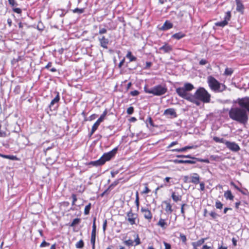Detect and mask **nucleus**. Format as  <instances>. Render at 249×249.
Masks as SVG:
<instances>
[{"label": "nucleus", "mask_w": 249, "mask_h": 249, "mask_svg": "<svg viewBox=\"0 0 249 249\" xmlns=\"http://www.w3.org/2000/svg\"><path fill=\"white\" fill-rule=\"evenodd\" d=\"M194 89L193 84L190 83H186L183 87H179L176 89V91L178 95L197 106L200 105L199 101L204 103H208L211 100V94L202 87L199 88L195 92L194 94H192L189 92Z\"/></svg>", "instance_id": "f257e3e1"}, {"label": "nucleus", "mask_w": 249, "mask_h": 249, "mask_svg": "<svg viewBox=\"0 0 249 249\" xmlns=\"http://www.w3.org/2000/svg\"><path fill=\"white\" fill-rule=\"evenodd\" d=\"M234 103L237 104L239 107L230 109L229 111V117L233 121L245 124L249 119L248 113H249V97L239 98Z\"/></svg>", "instance_id": "f03ea898"}, {"label": "nucleus", "mask_w": 249, "mask_h": 249, "mask_svg": "<svg viewBox=\"0 0 249 249\" xmlns=\"http://www.w3.org/2000/svg\"><path fill=\"white\" fill-rule=\"evenodd\" d=\"M207 82L211 89L215 92H221L227 89L224 84L219 83L212 76L208 77Z\"/></svg>", "instance_id": "7ed1b4c3"}, {"label": "nucleus", "mask_w": 249, "mask_h": 249, "mask_svg": "<svg viewBox=\"0 0 249 249\" xmlns=\"http://www.w3.org/2000/svg\"><path fill=\"white\" fill-rule=\"evenodd\" d=\"M144 90L147 93L152 94L156 96H160L164 94L167 91L165 86L158 85L152 88H149L146 86L144 87Z\"/></svg>", "instance_id": "20e7f679"}, {"label": "nucleus", "mask_w": 249, "mask_h": 249, "mask_svg": "<svg viewBox=\"0 0 249 249\" xmlns=\"http://www.w3.org/2000/svg\"><path fill=\"white\" fill-rule=\"evenodd\" d=\"M118 150L117 147H115L111 151L104 153L103 155L100 158L101 163L104 164L107 161L109 160L113 157H114L117 153Z\"/></svg>", "instance_id": "39448f33"}, {"label": "nucleus", "mask_w": 249, "mask_h": 249, "mask_svg": "<svg viewBox=\"0 0 249 249\" xmlns=\"http://www.w3.org/2000/svg\"><path fill=\"white\" fill-rule=\"evenodd\" d=\"M127 217L126 219L129 222L130 225H133L136 224V220L137 218L138 215L136 213H132L131 210L128 212L126 213Z\"/></svg>", "instance_id": "423d86ee"}, {"label": "nucleus", "mask_w": 249, "mask_h": 249, "mask_svg": "<svg viewBox=\"0 0 249 249\" xmlns=\"http://www.w3.org/2000/svg\"><path fill=\"white\" fill-rule=\"evenodd\" d=\"M226 147L232 152H238L240 150L239 146L235 142L228 141L226 142Z\"/></svg>", "instance_id": "0eeeda50"}, {"label": "nucleus", "mask_w": 249, "mask_h": 249, "mask_svg": "<svg viewBox=\"0 0 249 249\" xmlns=\"http://www.w3.org/2000/svg\"><path fill=\"white\" fill-rule=\"evenodd\" d=\"M60 100L59 92H57V95L52 100L50 105L49 108L51 111L55 110L58 107L57 103Z\"/></svg>", "instance_id": "6e6552de"}, {"label": "nucleus", "mask_w": 249, "mask_h": 249, "mask_svg": "<svg viewBox=\"0 0 249 249\" xmlns=\"http://www.w3.org/2000/svg\"><path fill=\"white\" fill-rule=\"evenodd\" d=\"M145 219L150 221L152 218V214L151 211L147 208L142 207L141 209Z\"/></svg>", "instance_id": "1a4fd4ad"}, {"label": "nucleus", "mask_w": 249, "mask_h": 249, "mask_svg": "<svg viewBox=\"0 0 249 249\" xmlns=\"http://www.w3.org/2000/svg\"><path fill=\"white\" fill-rule=\"evenodd\" d=\"M159 50L162 53H170L173 50L172 46L165 43L163 46L159 48Z\"/></svg>", "instance_id": "9d476101"}, {"label": "nucleus", "mask_w": 249, "mask_h": 249, "mask_svg": "<svg viewBox=\"0 0 249 249\" xmlns=\"http://www.w3.org/2000/svg\"><path fill=\"white\" fill-rule=\"evenodd\" d=\"M98 40L102 47L104 49L107 48V45L109 43V39L108 38H106L105 36H102L101 37H98Z\"/></svg>", "instance_id": "9b49d317"}, {"label": "nucleus", "mask_w": 249, "mask_h": 249, "mask_svg": "<svg viewBox=\"0 0 249 249\" xmlns=\"http://www.w3.org/2000/svg\"><path fill=\"white\" fill-rule=\"evenodd\" d=\"M190 182L195 184H197L200 182V177L199 175L197 173H193L192 174L190 177Z\"/></svg>", "instance_id": "f8f14e48"}, {"label": "nucleus", "mask_w": 249, "mask_h": 249, "mask_svg": "<svg viewBox=\"0 0 249 249\" xmlns=\"http://www.w3.org/2000/svg\"><path fill=\"white\" fill-rule=\"evenodd\" d=\"M173 26V25L170 21L166 20L160 29L162 31H166L172 28Z\"/></svg>", "instance_id": "ddd939ff"}, {"label": "nucleus", "mask_w": 249, "mask_h": 249, "mask_svg": "<svg viewBox=\"0 0 249 249\" xmlns=\"http://www.w3.org/2000/svg\"><path fill=\"white\" fill-rule=\"evenodd\" d=\"M236 4V10L243 14L244 9V6L242 4V2L241 0H235Z\"/></svg>", "instance_id": "4468645a"}, {"label": "nucleus", "mask_w": 249, "mask_h": 249, "mask_svg": "<svg viewBox=\"0 0 249 249\" xmlns=\"http://www.w3.org/2000/svg\"><path fill=\"white\" fill-rule=\"evenodd\" d=\"M174 162L177 164L180 163H188V164H195L196 160H175Z\"/></svg>", "instance_id": "2eb2a0df"}, {"label": "nucleus", "mask_w": 249, "mask_h": 249, "mask_svg": "<svg viewBox=\"0 0 249 249\" xmlns=\"http://www.w3.org/2000/svg\"><path fill=\"white\" fill-rule=\"evenodd\" d=\"M157 225L158 226L161 227L163 230L165 229L168 225L165 220L161 218L159 219V221Z\"/></svg>", "instance_id": "dca6fc26"}, {"label": "nucleus", "mask_w": 249, "mask_h": 249, "mask_svg": "<svg viewBox=\"0 0 249 249\" xmlns=\"http://www.w3.org/2000/svg\"><path fill=\"white\" fill-rule=\"evenodd\" d=\"M194 148V146H186L181 148H177V149H172L171 151L172 152H183L186 151L188 149H191Z\"/></svg>", "instance_id": "f3484780"}, {"label": "nucleus", "mask_w": 249, "mask_h": 249, "mask_svg": "<svg viewBox=\"0 0 249 249\" xmlns=\"http://www.w3.org/2000/svg\"><path fill=\"white\" fill-rule=\"evenodd\" d=\"M164 114L176 117V112L174 108H170L165 110Z\"/></svg>", "instance_id": "a211bd4d"}, {"label": "nucleus", "mask_w": 249, "mask_h": 249, "mask_svg": "<svg viewBox=\"0 0 249 249\" xmlns=\"http://www.w3.org/2000/svg\"><path fill=\"white\" fill-rule=\"evenodd\" d=\"M207 240V238H201L196 242H193L192 245L194 248H197L202 245L205 241Z\"/></svg>", "instance_id": "6ab92c4d"}, {"label": "nucleus", "mask_w": 249, "mask_h": 249, "mask_svg": "<svg viewBox=\"0 0 249 249\" xmlns=\"http://www.w3.org/2000/svg\"><path fill=\"white\" fill-rule=\"evenodd\" d=\"M163 203L166 204L165 211L168 214H171L173 212L172 205L167 201H164Z\"/></svg>", "instance_id": "aec40b11"}, {"label": "nucleus", "mask_w": 249, "mask_h": 249, "mask_svg": "<svg viewBox=\"0 0 249 249\" xmlns=\"http://www.w3.org/2000/svg\"><path fill=\"white\" fill-rule=\"evenodd\" d=\"M224 196L225 198L228 200H232L234 198V196L232 195L231 192L230 190H228L225 192Z\"/></svg>", "instance_id": "412c9836"}, {"label": "nucleus", "mask_w": 249, "mask_h": 249, "mask_svg": "<svg viewBox=\"0 0 249 249\" xmlns=\"http://www.w3.org/2000/svg\"><path fill=\"white\" fill-rule=\"evenodd\" d=\"M185 36V35L180 32L172 35V37L179 40Z\"/></svg>", "instance_id": "4be33fe9"}, {"label": "nucleus", "mask_w": 249, "mask_h": 249, "mask_svg": "<svg viewBox=\"0 0 249 249\" xmlns=\"http://www.w3.org/2000/svg\"><path fill=\"white\" fill-rule=\"evenodd\" d=\"M100 124L101 123L99 122H98L97 120L94 124L93 125V126L92 127L91 130V132L89 134L90 136H91L94 133V132L97 129V128Z\"/></svg>", "instance_id": "5701e85b"}, {"label": "nucleus", "mask_w": 249, "mask_h": 249, "mask_svg": "<svg viewBox=\"0 0 249 249\" xmlns=\"http://www.w3.org/2000/svg\"><path fill=\"white\" fill-rule=\"evenodd\" d=\"M126 57L129 59L130 62L135 61L137 60V58L132 55L131 52L130 51L127 52Z\"/></svg>", "instance_id": "b1692460"}, {"label": "nucleus", "mask_w": 249, "mask_h": 249, "mask_svg": "<svg viewBox=\"0 0 249 249\" xmlns=\"http://www.w3.org/2000/svg\"><path fill=\"white\" fill-rule=\"evenodd\" d=\"M172 198L175 202H178L181 199V196L178 195H176L175 192L172 194Z\"/></svg>", "instance_id": "393cba45"}, {"label": "nucleus", "mask_w": 249, "mask_h": 249, "mask_svg": "<svg viewBox=\"0 0 249 249\" xmlns=\"http://www.w3.org/2000/svg\"><path fill=\"white\" fill-rule=\"evenodd\" d=\"M89 165L94 166H98L101 165L103 164H102V163H101V161L99 159V160H97L90 161L89 163Z\"/></svg>", "instance_id": "a878e982"}, {"label": "nucleus", "mask_w": 249, "mask_h": 249, "mask_svg": "<svg viewBox=\"0 0 249 249\" xmlns=\"http://www.w3.org/2000/svg\"><path fill=\"white\" fill-rule=\"evenodd\" d=\"M213 140L216 142L224 143L225 144H226V142H227V141L225 140L223 138H220L217 137H214L213 138Z\"/></svg>", "instance_id": "bb28decb"}, {"label": "nucleus", "mask_w": 249, "mask_h": 249, "mask_svg": "<svg viewBox=\"0 0 249 249\" xmlns=\"http://www.w3.org/2000/svg\"><path fill=\"white\" fill-rule=\"evenodd\" d=\"M96 235H91L90 243L92 245V249L95 248Z\"/></svg>", "instance_id": "cd10ccee"}, {"label": "nucleus", "mask_w": 249, "mask_h": 249, "mask_svg": "<svg viewBox=\"0 0 249 249\" xmlns=\"http://www.w3.org/2000/svg\"><path fill=\"white\" fill-rule=\"evenodd\" d=\"M96 217H94L93 220L92 230L91 235H96V226L95 224Z\"/></svg>", "instance_id": "c85d7f7f"}, {"label": "nucleus", "mask_w": 249, "mask_h": 249, "mask_svg": "<svg viewBox=\"0 0 249 249\" xmlns=\"http://www.w3.org/2000/svg\"><path fill=\"white\" fill-rule=\"evenodd\" d=\"M84 246V243L83 240H80L79 241L77 242L75 244V247L77 249H82Z\"/></svg>", "instance_id": "c756f323"}, {"label": "nucleus", "mask_w": 249, "mask_h": 249, "mask_svg": "<svg viewBox=\"0 0 249 249\" xmlns=\"http://www.w3.org/2000/svg\"><path fill=\"white\" fill-rule=\"evenodd\" d=\"M228 24L227 22L225 20H223L219 22H217L215 23V26L224 27Z\"/></svg>", "instance_id": "7c9ffc66"}, {"label": "nucleus", "mask_w": 249, "mask_h": 249, "mask_svg": "<svg viewBox=\"0 0 249 249\" xmlns=\"http://www.w3.org/2000/svg\"><path fill=\"white\" fill-rule=\"evenodd\" d=\"M80 219L78 218H75L73 220L72 222L70 224V226L71 227H74L76 225L78 224L80 222Z\"/></svg>", "instance_id": "2f4dec72"}, {"label": "nucleus", "mask_w": 249, "mask_h": 249, "mask_svg": "<svg viewBox=\"0 0 249 249\" xmlns=\"http://www.w3.org/2000/svg\"><path fill=\"white\" fill-rule=\"evenodd\" d=\"M231 18V13L230 11H228L226 13L225 16L224 17V20L227 23H228V21L230 20Z\"/></svg>", "instance_id": "473e14b6"}, {"label": "nucleus", "mask_w": 249, "mask_h": 249, "mask_svg": "<svg viewBox=\"0 0 249 249\" xmlns=\"http://www.w3.org/2000/svg\"><path fill=\"white\" fill-rule=\"evenodd\" d=\"M124 243L125 245L128 246V247L134 246V241L131 239H128L127 240H125L124 241Z\"/></svg>", "instance_id": "72a5a7b5"}, {"label": "nucleus", "mask_w": 249, "mask_h": 249, "mask_svg": "<svg viewBox=\"0 0 249 249\" xmlns=\"http://www.w3.org/2000/svg\"><path fill=\"white\" fill-rule=\"evenodd\" d=\"M91 208V203H89L88 205H87L84 209V214L85 215H87L89 213L90 209Z\"/></svg>", "instance_id": "f704fd0d"}, {"label": "nucleus", "mask_w": 249, "mask_h": 249, "mask_svg": "<svg viewBox=\"0 0 249 249\" xmlns=\"http://www.w3.org/2000/svg\"><path fill=\"white\" fill-rule=\"evenodd\" d=\"M107 113V112L106 110H105L103 114L100 116L99 118L97 120L98 122H99L100 123L103 121V120L105 119V116H106Z\"/></svg>", "instance_id": "c9c22d12"}, {"label": "nucleus", "mask_w": 249, "mask_h": 249, "mask_svg": "<svg viewBox=\"0 0 249 249\" xmlns=\"http://www.w3.org/2000/svg\"><path fill=\"white\" fill-rule=\"evenodd\" d=\"M73 13H78L79 14H82L84 13V8H76L72 10Z\"/></svg>", "instance_id": "e433bc0d"}, {"label": "nucleus", "mask_w": 249, "mask_h": 249, "mask_svg": "<svg viewBox=\"0 0 249 249\" xmlns=\"http://www.w3.org/2000/svg\"><path fill=\"white\" fill-rule=\"evenodd\" d=\"M134 243H135L134 246H136L141 244L140 239L139 237L138 234H136V238L134 240Z\"/></svg>", "instance_id": "4c0bfd02"}, {"label": "nucleus", "mask_w": 249, "mask_h": 249, "mask_svg": "<svg viewBox=\"0 0 249 249\" xmlns=\"http://www.w3.org/2000/svg\"><path fill=\"white\" fill-rule=\"evenodd\" d=\"M215 207L217 209H221L223 207V204L219 200L215 202Z\"/></svg>", "instance_id": "58836bf2"}, {"label": "nucleus", "mask_w": 249, "mask_h": 249, "mask_svg": "<svg viewBox=\"0 0 249 249\" xmlns=\"http://www.w3.org/2000/svg\"><path fill=\"white\" fill-rule=\"evenodd\" d=\"M179 237H180V238L181 239L182 242L183 243L185 244L186 242V241H187V238H186V236L184 234H183V233H180Z\"/></svg>", "instance_id": "ea45409f"}, {"label": "nucleus", "mask_w": 249, "mask_h": 249, "mask_svg": "<svg viewBox=\"0 0 249 249\" xmlns=\"http://www.w3.org/2000/svg\"><path fill=\"white\" fill-rule=\"evenodd\" d=\"M0 156L3 157L5 159H10V160H14L15 157L14 156H10V155H5L0 154Z\"/></svg>", "instance_id": "a19ab883"}, {"label": "nucleus", "mask_w": 249, "mask_h": 249, "mask_svg": "<svg viewBox=\"0 0 249 249\" xmlns=\"http://www.w3.org/2000/svg\"><path fill=\"white\" fill-rule=\"evenodd\" d=\"M232 72L233 71L231 69L226 68L225 69L224 73L225 75H230L232 73Z\"/></svg>", "instance_id": "79ce46f5"}, {"label": "nucleus", "mask_w": 249, "mask_h": 249, "mask_svg": "<svg viewBox=\"0 0 249 249\" xmlns=\"http://www.w3.org/2000/svg\"><path fill=\"white\" fill-rule=\"evenodd\" d=\"M107 32V30L105 28H101L100 26L99 27V34L100 35H102L106 34Z\"/></svg>", "instance_id": "37998d69"}, {"label": "nucleus", "mask_w": 249, "mask_h": 249, "mask_svg": "<svg viewBox=\"0 0 249 249\" xmlns=\"http://www.w3.org/2000/svg\"><path fill=\"white\" fill-rule=\"evenodd\" d=\"M9 4L12 6H16L18 5V3L15 0H8Z\"/></svg>", "instance_id": "c03bdc74"}, {"label": "nucleus", "mask_w": 249, "mask_h": 249, "mask_svg": "<svg viewBox=\"0 0 249 249\" xmlns=\"http://www.w3.org/2000/svg\"><path fill=\"white\" fill-rule=\"evenodd\" d=\"M171 179V178L170 177H166L164 179L163 181L165 183H167V184L172 185L174 184V183L173 182L172 183H171V181H170Z\"/></svg>", "instance_id": "a18cd8bd"}, {"label": "nucleus", "mask_w": 249, "mask_h": 249, "mask_svg": "<svg viewBox=\"0 0 249 249\" xmlns=\"http://www.w3.org/2000/svg\"><path fill=\"white\" fill-rule=\"evenodd\" d=\"M195 160H196V161H197L203 162H205V163L209 162V160L208 159H199V158H196L195 159Z\"/></svg>", "instance_id": "49530a36"}, {"label": "nucleus", "mask_w": 249, "mask_h": 249, "mask_svg": "<svg viewBox=\"0 0 249 249\" xmlns=\"http://www.w3.org/2000/svg\"><path fill=\"white\" fill-rule=\"evenodd\" d=\"M209 214L213 219H215L218 216V215L213 211L211 212Z\"/></svg>", "instance_id": "de8ad7c7"}, {"label": "nucleus", "mask_w": 249, "mask_h": 249, "mask_svg": "<svg viewBox=\"0 0 249 249\" xmlns=\"http://www.w3.org/2000/svg\"><path fill=\"white\" fill-rule=\"evenodd\" d=\"M134 112V108L132 107H129L126 110V112L128 114L131 115Z\"/></svg>", "instance_id": "09e8293b"}, {"label": "nucleus", "mask_w": 249, "mask_h": 249, "mask_svg": "<svg viewBox=\"0 0 249 249\" xmlns=\"http://www.w3.org/2000/svg\"><path fill=\"white\" fill-rule=\"evenodd\" d=\"M148 123L150 124V125L151 126H154L153 122L151 117H149L146 120V123L147 124H148Z\"/></svg>", "instance_id": "8fccbe9b"}, {"label": "nucleus", "mask_w": 249, "mask_h": 249, "mask_svg": "<svg viewBox=\"0 0 249 249\" xmlns=\"http://www.w3.org/2000/svg\"><path fill=\"white\" fill-rule=\"evenodd\" d=\"M171 185V184H167V183H163L162 184H161L160 186H159L158 187H157L156 188V190H158L160 188H163V187H168L169 186H170Z\"/></svg>", "instance_id": "3c124183"}, {"label": "nucleus", "mask_w": 249, "mask_h": 249, "mask_svg": "<svg viewBox=\"0 0 249 249\" xmlns=\"http://www.w3.org/2000/svg\"><path fill=\"white\" fill-rule=\"evenodd\" d=\"M200 190L204 191L205 190V183L204 182H199Z\"/></svg>", "instance_id": "603ef678"}, {"label": "nucleus", "mask_w": 249, "mask_h": 249, "mask_svg": "<svg viewBox=\"0 0 249 249\" xmlns=\"http://www.w3.org/2000/svg\"><path fill=\"white\" fill-rule=\"evenodd\" d=\"M71 197L72 198V205H74L77 201V196L75 194H72L71 196Z\"/></svg>", "instance_id": "864d4df0"}, {"label": "nucleus", "mask_w": 249, "mask_h": 249, "mask_svg": "<svg viewBox=\"0 0 249 249\" xmlns=\"http://www.w3.org/2000/svg\"><path fill=\"white\" fill-rule=\"evenodd\" d=\"M49 245H50L49 243L46 242L45 241H43L40 244V247L41 248H43V247H45L47 246H49Z\"/></svg>", "instance_id": "5fc2aeb1"}, {"label": "nucleus", "mask_w": 249, "mask_h": 249, "mask_svg": "<svg viewBox=\"0 0 249 249\" xmlns=\"http://www.w3.org/2000/svg\"><path fill=\"white\" fill-rule=\"evenodd\" d=\"M185 205H186L185 204H182L181 207V213H182V215L184 217V218H185V212H184V207Z\"/></svg>", "instance_id": "6e6d98bb"}, {"label": "nucleus", "mask_w": 249, "mask_h": 249, "mask_svg": "<svg viewBox=\"0 0 249 249\" xmlns=\"http://www.w3.org/2000/svg\"><path fill=\"white\" fill-rule=\"evenodd\" d=\"M130 94H131V95L133 96H137L139 94V92L137 90H135L133 91H131Z\"/></svg>", "instance_id": "4d7b16f0"}, {"label": "nucleus", "mask_w": 249, "mask_h": 249, "mask_svg": "<svg viewBox=\"0 0 249 249\" xmlns=\"http://www.w3.org/2000/svg\"><path fill=\"white\" fill-rule=\"evenodd\" d=\"M107 226V219H105L103 222V230L104 232H105V231L106 230Z\"/></svg>", "instance_id": "13d9d810"}, {"label": "nucleus", "mask_w": 249, "mask_h": 249, "mask_svg": "<svg viewBox=\"0 0 249 249\" xmlns=\"http://www.w3.org/2000/svg\"><path fill=\"white\" fill-rule=\"evenodd\" d=\"M163 244L165 246V249H171V246L170 244H169L166 242H164Z\"/></svg>", "instance_id": "bf43d9fd"}, {"label": "nucleus", "mask_w": 249, "mask_h": 249, "mask_svg": "<svg viewBox=\"0 0 249 249\" xmlns=\"http://www.w3.org/2000/svg\"><path fill=\"white\" fill-rule=\"evenodd\" d=\"M13 10L14 12L18 14H20L21 13V10L19 8H13Z\"/></svg>", "instance_id": "052dcab7"}, {"label": "nucleus", "mask_w": 249, "mask_h": 249, "mask_svg": "<svg viewBox=\"0 0 249 249\" xmlns=\"http://www.w3.org/2000/svg\"><path fill=\"white\" fill-rule=\"evenodd\" d=\"M150 192V190L149 189V188L145 186L144 190L142 192V194H148Z\"/></svg>", "instance_id": "680f3d73"}, {"label": "nucleus", "mask_w": 249, "mask_h": 249, "mask_svg": "<svg viewBox=\"0 0 249 249\" xmlns=\"http://www.w3.org/2000/svg\"><path fill=\"white\" fill-rule=\"evenodd\" d=\"M208 63V61L205 60V59H201L200 61H199V65H206V64Z\"/></svg>", "instance_id": "e2e57ef3"}, {"label": "nucleus", "mask_w": 249, "mask_h": 249, "mask_svg": "<svg viewBox=\"0 0 249 249\" xmlns=\"http://www.w3.org/2000/svg\"><path fill=\"white\" fill-rule=\"evenodd\" d=\"M245 204H246V203L245 202H243V204L241 202H236L235 204V208L236 209H238L239 205H243L245 206Z\"/></svg>", "instance_id": "0e129e2a"}, {"label": "nucleus", "mask_w": 249, "mask_h": 249, "mask_svg": "<svg viewBox=\"0 0 249 249\" xmlns=\"http://www.w3.org/2000/svg\"><path fill=\"white\" fill-rule=\"evenodd\" d=\"M178 143V142L177 141L173 142L168 145V148H171L172 146H173L174 145L177 144Z\"/></svg>", "instance_id": "69168bd1"}, {"label": "nucleus", "mask_w": 249, "mask_h": 249, "mask_svg": "<svg viewBox=\"0 0 249 249\" xmlns=\"http://www.w3.org/2000/svg\"><path fill=\"white\" fill-rule=\"evenodd\" d=\"M52 62H49L47 65L45 67V69L49 70L50 68L52 67Z\"/></svg>", "instance_id": "338daca9"}, {"label": "nucleus", "mask_w": 249, "mask_h": 249, "mask_svg": "<svg viewBox=\"0 0 249 249\" xmlns=\"http://www.w3.org/2000/svg\"><path fill=\"white\" fill-rule=\"evenodd\" d=\"M124 61H125V59L124 58H123L121 61L119 63V65H118V67L119 68H121L123 65L124 64Z\"/></svg>", "instance_id": "774afa93"}]
</instances>
